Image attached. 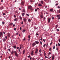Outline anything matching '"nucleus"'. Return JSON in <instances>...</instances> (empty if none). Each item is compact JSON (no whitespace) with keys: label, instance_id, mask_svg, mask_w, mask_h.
Masks as SVG:
<instances>
[{"label":"nucleus","instance_id":"35","mask_svg":"<svg viewBox=\"0 0 60 60\" xmlns=\"http://www.w3.org/2000/svg\"><path fill=\"white\" fill-rule=\"evenodd\" d=\"M31 37V36L30 35H29L28 36V38H30V37Z\"/></svg>","mask_w":60,"mask_h":60},{"label":"nucleus","instance_id":"13","mask_svg":"<svg viewBox=\"0 0 60 60\" xmlns=\"http://www.w3.org/2000/svg\"><path fill=\"white\" fill-rule=\"evenodd\" d=\"M2 32H0V37L2 36Z\"/></svg>","mask_w":60,"mask_h":60},{"label":"nucleus","instance_id":"44","mask_svg":"<svg viewBox=\"0 0 60 60\" xmlns=\"http://www.w3.org/2000/svg\"><path fill=\"white\" fill-rule=\"evenodd\" d=\"M23 12H25V9H23Z\"/></svg>","mask_w":60,"mask_h":60},{"label":"nucleus","instance_id":"33","mask_svg":"<svg viewBox=\"0 0 60 60\" xmlns=\"http://www.w3.org/2000/svg\"><path fill=\"white\" fill-rule=\"evenodd\" d=\"M28 21H29V22H31V20L30 19H29L28 20Z\"/></svg>","mask_w":60,"mask_h":60},{"label":"nucleus","instance_id":"19","mask_svg":"<svg viewBox=\"0 0 60 60\" xmlns=\"http://www.w3.org/2000/svg\"><path fill=\"white\" fill-rule=\"evenodd\" d=\"M1 55H3L4 54V52L3 51H1Z\"/></svg>","mask_w":60,"mask_h":60},{"label":"nucleus","instance_id":"37","mask_svg":"<svg viewBox=\"0 0 60 60\" xmlns=\"http://www.w3.org/2000/svg\"><path fill=\"white\" fill-rule=\"evenodd\" d=\"M41 49H40L39 50V52L40 53H41Z\"/></svg>","mask_w":60,"mask_h":60},{"label":"nucleus","instance_id":"29","mask_svg":"<svg viewBox=\"0 0 60 60\" xmlns=\"http://www.w3.org/2000/svg\"><path fill=\"white\" fill-rule=\"evenodd\" d=\"M58 45L59 46H60V44L59 43H58Z\"/></svg>","mask_w":60,"mask_h":60},{"label":"nucleus","instance_id":"21","mask_svg":"<svg viewBox=\"0 0 60 60\" xmlns=\"http://www.w3.org/2000/svg\"><path fill=\"white\" fill-rule=\"evenodd\" d=\"M21 46H23V45H20V49H21Z\"/></svg>","mask_w":60,"mask_h":60},{"label":"nucleus","instance_id":"8","mask_svg":"<svg viewBox=\"0 0 60 60\" xmlns=\"http://www.w3.org/2000/svg\"><path fill=\"white\" fill-rule=\"evenodd\" d=\"M55 58V56L54 55H53L52 56V60H54V58Z\"/></svg>","mask_w":60,"mask_h":60},{"label":"nucleus","instance_id":"18","mask_svg":"<svg viewBox=\"0 0 60 60\" xmlns=\"http://www.w3.org/2000/svg\"><path fill=\"white\" fill-rule=\"evenodd\" d=\"M42 6V5H41V4H38V6Z\"/></svg>","mask_w":60,"mask_h":60},{"label":"nucleus","instance_id":"22","mask_svg":"<svg viewBox=\"0 0 60 60\" xmlns=\"http://www.w3.org/2000/svg\"><path fill=\"white\" fill-rule=\"evenodd\" d=\"M13 47L14 49H16V46L15 45Z\"/></svg>","mask_w":60,"mask_h":60},{"label":"nucleus","instance_id":"12","mask_svg":"<svg viewBox=\"0 0 60 60\" xmlns=\"http://www.w3.org/2000/svg\"><path fill=\"white\" fill-rule=\"evenodd\" d=\"M33 54H34V51H32L31 52V55L32 56H33Z\"/></svg>","mask_w":60,"mask_h":60},{"label":"nucleus","instance_id":"26","mask_svg":"<svg viewBox=\"0 0 60 60\" xmlns=\"http://www.w3.org/2000/svg\"><path fill=\"white\" fill-rule=\"evenodd\" d=\"M22 16H24V15H25V13H23L22 14Z\"/></svg>","mask_w":60,"mask_h":60},{"label":"nucleus","instance_id":"60","mask_svg":"<svg viewBox=\"0 0 60 60\" xmlns=\"http://www.w3.org/2000/svg\"><path fill=\"white\" fill-rule=\"evenodd\" d=\"M17 49H19V47H17Z\"/></svg>","mask_w":60,"mask_h":60},{"label":"nucleus","instance_id":"36","mask_svg":"<svg viewBox=\"0 0 60 60\" xmlns=\"http://www.w3.org/2000/svg\"><path fill=\"white\" fill-rule=\"evenodd\" d=\"M3 15H5V13H3Z\"/></svg>","mask_w":60,"mask_h":60},{"label":"nucleus","instance_id":"42","mask_svg":"<svg viewBox=\"0 0 60 60\" xmlns=\"http://www.w3.org/2000/svg\"><path fill=\"white\" fill-rule=\"evenodd\" d=\"M26 15H27V16H29V15H28V14H26Z\"/></svg>","mask_w":60,"mask_h":60},{"label":"nucleus","instance_id":"54","mask_svg":"<svg viewBox=\"0 0 60 60\" xmlns=\"http://www.w3.org/2000/svg\"><path fill=\"white\" fill-rule=\"evenodd\" d=\"M59 31V29H57V31L58 32Z\"/></svg>","mask_w":60,"mask_h":60},{"label":"nucleus","instance_id":"56","mask_svg":"<svg viewBox=\"0 0 60 60\" xmlns=\"http://www.w3.org/2000/svg\"><path fill=\"white\" fill-rule=\"evenodd\" d=\"M45 19H46V18H45V17H44V19H43L44 20H45Z\"/></svg>","mask_w":60,"mask_h":60},{"label":"nucleus","instance_id":"43","mask_svg":"<svg viewBox=\"0 0 60 60\" xmlns=\"http://www.w3.org/2000/svg\"><path fill=\"white\" fill-rule=\"evenodd\" d=\"M45 46H46V44H45L43 45V47H45Z\"/></svg>","mask_w":60,"mask_h":60},{"label":"nucleus","instance_id":"55","mask_svg":"<svg viewBox=\"0 0 60 60\" xmlns=\"http://www.w3.org/2000/svg\"><path fill=\"white\" fill-rule=\"evenodd\" d=\"M30 55L28 56V58H29V57H30Z\"/></svg>","mask_w":60,"mask_h":60},{"label":"nucleus","instance_id":"6","mask_svg":"<svg viewBox=\"0 0 60 60\" xmlns=\"http://www.w3.org/2000/svg\"><path fill=\"white\" fill-rule=\"evenodd\" d=\"M48 21L49 23H50V18H48Z\"/></svg>","mask_w":60,"mask_h":60},{"label":"nucleus","instance_id":"45","mask_svg":"<svg viewBox=\"0 0 60 60\" xmlns=\"http://www.w3.org/2000/svg\"><path fill=\"white\" fill-rule=\"evenodd\" d=\"M52 42H51V43H50V45H51L52 44Z\"/></svg>","mask_w":60,"mask_h":60},{"label":"nucleus","instance_id":"1","mask_svg":"<svg viewBox=\"0 0 60 60\" xmlns=\"http://www.w3.org/2000/svg\"><path fill=\"white\" fill-rule=\"evenodd\" d=\"M15 55V56L16 57H18V53L16 51L14 52Z\"/></svg>","mask_w":60,"mask_h":60},{"label":"nucleus","instance_id":"57","mask_svg":"<svg viewBox=\"0 0 60 60\" xmlns=\"http://www.w3.org/2000/svg\"><path fill=\"white\" fill-rule=\"evenodd\" d=\"M15 26V24H14L13 25V26L14 27V26Z\"/></svg>","mask_w":60,"mask_h":60},{"label":"nucleus","instance_id":"61","mask_svg":"<svg viewBox=\"0 0 60 60\" xmlns=\"http://www.w3.org/2000/svg\"><path fill=\"white\" fill-rule=\"evenodd\" d=\"M22 29V28H21V27H20V30H21Z\"/></svg>","mask_w":60,"mask_h":60},{"label":"nucleus","instance_id":"4","mask_svg":"<svg viewBox=\"0 0 60 60\" xmlns=\"http://www.w3.org/2000/svg\"><path fill=\"white\" fill-rule=\"evenodd\" d=\"M32 45L33 46H35V45H36V43L34 42L33 43H32Z\"/></svg>","mask_w":60,"mask_h":60},{"label":"nucleus","instance_id":"32","mask_svg":"<svg viewBox=\"0 0 60 60\" xmlns=\"http://www.w3.org/2000/svg\"><path fill=\"white\" fill-rule=\"evenodd\" d=\"M55 45H54L53 47V49H55Z\"/></svg>","mask_w":60,"mask_h":60},{"label":"nucleus","instance_id":"14","mask_svg":"<svg viewBox=\"0 0 60 60\" xmlns=\"http://www.w3.org/2000/svg\"><path fill=\"white\" fill-rule=\"evenodd\" d=\"M3 41L4 42H5L6 41V39L5 38H4L3 40Z\"/></svg>","mask_w":60,"mask_h":60},{"label":"nucleus","instance_id":"48","mask_svg":"<svg viewBox=\"0 0 60 60\" xmlns=\"http://www.w3.org/2000/svg\"><path fill=\"white\" fill-rule=\"evenodd\" d=\"M58 8V9H60V7H59V6L58 7H57Z\"/></svg>","mask_w":60,"mask_h":60},{"label":"nucleus","instance_id":"24","mask_svg":"<svg viewBox=\"0 0 60 60\" xmlns=\"http://www.w3.org/2000/svg\"><path fill=\"white\" fill-rule=\"evenodd\" d=\"M41 4H43V1H41Z\"/></svg>","mask_w":60,"mask_h":60},{"label":"nucleus","instance_id":"52","mask_svg":"<svg viewBox=\"0 0 60 60\" xmlns=\"http://www.w3.org/2000/svg\"><path fill=\"white\" fill-rule=\"evenodd\" d=\"M35 11H37V9H36L35 10Z\"/></svg>","mask_w":60,"mask_h":60},{"label":"nucleus","instance_id":"41","mask_svg":"<svg viewBox=\"0 0 60 60\" xmlns=\"http://www.w3.org/2000/svg\"><path fill=\"white\" fill-rule=\"evenodd\" d=\"M14 30H15V31H16V28H14Z\"/></svg>","mask_w":60,"mask_h":60},{"label":"nucleus","instance_id":"23","mask_svg":"<svg viewBox=\"0 0 60 60\" xmlns=\"http://www.w3.org/2000/svg\"><path fill=\"white\" fill-rule=\"evenodd\" d=\"M17 20H18V19L17 18H16L14 20L15 21H17Z\"/></svg>","mask_w":60,"mask_h":60},{"label":"nucleus","instance_id":"31","mask_svg":"<svg viewBox=\"0 0 60 60\" xmlns=\"http://www.w3.org/2000/svg\"><path fill=\"white\" fill-rule=\"evenodd\" d=\"M19 18L20 19H22V18L21 17V16H19Z\"/></svg>","mask_w":60,"mask_h":60},{"label":"nucleus","instance_id":"39","mask_svg":"<svg viewBox=\"0 0 60 60\" xmlns=\"http://www.w3.org/2000/svg\"><path fill=\"white\" fill-rule=\"evenodd\" d=\"M52 19H54V18L53 17H52Z\"/></svg>","mask_w":60,"mask_h":60},{"label":"nucleus","instance_id":"9","mask_svg":"<svg viewBox=\"0 0 60 60\" xmlns=\"http://www.w3.org/2000/svg\"><path fill=\"white\" fill-rule=\"evenodd\" d=\"M28 9H31L32 8V6H29L28 7Z\"/></svg>","mask_w":60,"mask_h":60},{"label":"nucleus","instance_id":"63","mask_svg":"<svg viewBox=\"0 0 60 60\" xmlns=\"http://www.w3.org/2000/svg\"><path fill=\"white\" fill-rule=\"evenodd\" d=\"M25 40H26V39L25 38H24L23 39V41H25Z\"/></svg>","mask_w":60,"mask_h":60},{"label":"nucleus","instance_id":"34","mask_svg":"<svg viewBox=\"0 0 60 60\" xmlns=\"http://www.w3.org/2000/svg\"><path fill=\"white\" fill-rule=\"evenodd\" d=\"M8 50L9 51H10V52H11V50H10V49H8Z\"/></svg>","mask_w":60,"mask_h":60},{"label":"nucleus","instance_id":"46","mask_svg":"<svg viewBox=\"0 0 60 60\" xmlns=\"http://www.w3.org/2000/svg\"><path fill=\"white\" fill-rule=\"evenodd\" d=\"M40 44H41H41H42V42H41V41H40Z\"/></svg>","mask_w":60,"mask_h":60},{"label":"nucleus","instance_id":"5","mask_svg":"<svg viewBox=\"0 0 60 60\" xmlns=\"http://www.w3.org/2000/svg\"><path fill=\"white\" fill-rule=\"evenodd\" d=\"M38 49L37 48H36V51L35 52V54H36L37 53V52H38Z\"/></svg>","mask_w":60,"mask_h":60},{"label":"nucleus","instance_id":"40","mask_svg":"<svg viewBox=\"0 0 60 60\" xmlns=\"http://www.w3.org/2000/svg\"><path fill=\"white\" fill-rule=\"evenodd\" d=\"M42 56V54H40V55L39 56Z\"/></svg>","mask_w":60,"mask_h":60},{"label":"nucleus","instance_id":"30","mask_svg":"<svg viewBox=\"0 0 60 60\" xmlns=\"http://www.w3.org/2000/svg\"><path fill=\"white\" fill-rule=\"evenodd\" d=\"M13 24V23L11 22L10 23V25H12Z\"/></svg>","mask_w":60,"mask_h":60},{"label":"nucleus","instance_id":"7","mask_svg":"<svg viewBox=\"0 0 60 60\" xmlns=\"http://www.w3.org/2000/svg\"><path fill=\"white\" fill-rule=\"evenodd\" d=\"M35 42L37 44H39V42L37 41H35Z\"/></svg>","mask_w":60,"mask_h":60},{"label":"nucleus","instance_id":"11","mask_svg":"<svg viewBox=\"0 0 60 60\" xmlns=\"http://www.w3.org/2000/svg\"><path fill=\"white\" fill-rule=\"evenodd\" d=\"M50 11H53V9H50Z\"/></svg>","mask_w":60,"mask_h":60},{"label":"nucleus","instance_id":"17","mask_svg":"<svg viewBox=\"0 0 60 60\" xmlns=\"http://www.w3.org/2000/svg\"><path fill=\"white\" fill-rule=\"evenodd\" d=\"M41 19H42V18H43V15H42V14L41 15Z\"/></svg>","mask_w":60,"mask_h":60},{"label":"nucleus","instance_id":"58","mask_svg":"<svg viewBox=\"0 0 60 60\" xmlns=\"http://www.w3.org/2000/svg\"><path fill=\"white\" fill-rule=\"evenodd\" d=\"M36 35H39V34H36Z\"/></svg>","mask_w":60,"mask_h":60},{"label":"nucleus","instance_id":"50","mask_svg":"<svg viewBox=\"0 0 60 60\" xmlns=\"http://www.w3.org/2000/svg\"><path fill=\"white\" fill-rule=\"evenodd\" d=\"M5 38L6 39H7V36H5Z\"/></svg>","mask_w":60,"mask_h":60},{"label":"nucleus","instance_id":"3","mask_svg":"<svg viewBox=\"0 0 60 60\" xmlns=\"http://www.w3.org/2000/svg\"><path fill=\"white\" fill-rule=\"evenodd\" d=\"M23 20L24 22H26V19L25 18L23 19Z\"/></svg>","mask_w":60,"mask_h":60},{"label":"nucleus","instance_id":"47","mask_svg":"<svg viewBox=\"0 0 60 60\" xmlns=\"http://www.w3.org/2000/svg\"><path fill=\"white\" fill-rule=\"evenodd\" d=\"M16 34V35H18V33H17Z\"/></svg>","mask_w":60,"mask_h":60},{"label":"nucleus","instance_id":"38","mask_svg":"<svg viewBox=\"0 0 60 60\" xmlns=\"http://www.w3.org/2000/svg\"><path fill=\"white\" fill-rule=\"evenodd\" d=\"M2 24H4L5 23L4 22H2Z\"/></svg>","mask_w":60,"mask_h":60},{"label":"nucleus","instance_id":"25","mask_svg":"<svg viewBox=\"0 0 60 60\" xmlns=\"http://www.w3.org/2000/svg\"><path fill=\"white\" fill-rule=\"evenodd\" d=\"M22 5H24V2H22Z\"/></svg>","mask_w":60,"mask_h":60},{"label":"nucleus","instance_id":"59","mask_svg":"<svg viewBox=\"0 0 60 60\" xmlns=\"http://www.w3.org/2000/svg\"><path fill=\"white\" fill-rule=\"evenodd\" d=\"M40 40H41V41H42V38H41L40 39Z\"/></svg>","mask_w":60,"mask_h":60},{"label":"nucleus","instance_id":"53","mask_svg":"<svg viewBox=\"0 0 60 60\" xmlns=\"http://www.w3.org/2000/svg\"><path fill=\"white\" fill-rule=\"evenodd\" d=\"M57 25H56V28H57Z\"/></svg>","mask_w":60,"mask_h":60},{"label":"nucleus","instance_id":"28","mask_svg":"<svg viewBox=\"0 0 60 60\" xmlns=\"http://www.w3.org/2000/svg\"><path fill=\"white\" fill-rule=\"evenodd\" d=\"M49 51H51V48H50V49H49Z\"/></svg>","mask_w":60,"mask_h":60},{"label":"nucleus","instance_id":"20","mask_svg":"<svg viewBox=\"0 0 60 60\" xmlns=\"http://www.w3.org/2000/svg\"><path fill=\"white\" fill-rule=\"evenodd\" d=\"M25 50H24L23 51V54H24V53H25Z\"/></svg>","mask_w":60,"mask_h":60},{"label":"nucleus","instance_id":"15","mask_svg":"<svg viewBox=\"0 0 60 60\" xmlns=\"http://www.w3.org/2000/svg\"><path fill=\"white\" fill-rule=\"evenodd\" d=\"M26 31L24 29L22 31V33H24V32H25V31Z\"/></svg>","mask_w":60,"mask_h":60},{"label":"nucleus","instance_id":"27","mask_svg":"<svg viewBox=\"0 0 60 60\" xmlns=\"http://www.w3.org/2000/svg\"><path fill=\"white\" fill-rule=\"evenodd\" d=\"M43 41H44V42H45V41L46 40H45V39H43Z\"/></svg>","mask_w":60,"mask_h":60},{"label":"nucleus","instance_id":"64","mask_svg":"<svg viewBox=\"0 0 60 60\" xmlns=\"http://www.w3.org/2000/svg\"><path fill=\"white\" fill-rule=\"evenodd\" d=\"M59 11H60V9H59Z\"/></svg>","mask_w":60,"mask_h":60},{"label":"nucleus","instance_id":"16","mask_svg":"<svg viewBox=\"0 0 60 60\" xmlns=\"http://www.w3.org/2000/svg\"><path fill=\"white\" fill-rule=\"evenodd\" d=\"M8 37H10V36H11V35H10V34L8 33Z\"/></svg>","mask_w":60,"mask_h":60},{"label":"nucleus","instance_id":"51","mask_svg":"<svg viewBox=\"0 0 60 60\" xmlns=\"http://www.w3.org/2000/svg\"><path fill=\"white\" fill-rule=\"evenodd\" d=\"M32 2H33V0H30V2H31V3H32Z\"/></svg>","mask_w":60,"mask_h":60},{"label":"nucleus","instance_id":"62","mask_svg":"<svg viewBox=\"0 0 60 60\" xmlns=\"http://www.w3.org/2000/svg\"><path fill=\"white\" fill-rule=\"evenodd\" d=\"M13 36H14V35H13L12 36V37H13Z\"/></svg>","mask_w":60,"mask_h":60},{"label":"nucleus","instance_id":"2","mask_svg":"<svg viewBox=\"0 0 60 60\" xmlns=\"http://www.w3.org/2000/svg\"><path fill=\"white\" fill-rule=\"evenodd\" d=\"M57 17L58 18V19H60V15H57Z\"/></svg>","mask_w":60,"mask_h":60},{"label":"nucleus","instance_id":"49","mask_svg":"<svg viewBox=\"0 0 60 60\" xmlns=\"http://www.w3.org/2000/svg\"><path fill=\"white\" fill-rule=\"evenodd\" d=\"M23 22H22L21 24L22 25H23Z\"/></svg>","mask_w":60,"mask_h":60},{"label":"nucleus","instance_id":"10","mask_svg":"<svg viewBox=\"0 0 60 60\" xmlns=\"http://www.w3.org/2000/svg\"><path fill=\"white\" fill-rule=\"evenodd\" d=\"M13 53H14V51L13 50L11 52V55H13Z\"/></svg>","mask_w":60,"mask_h":60}]
</instances>
